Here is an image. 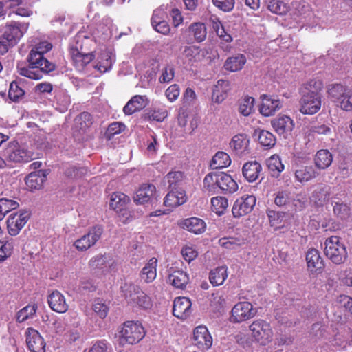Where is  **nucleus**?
Segmentation results:
<instances>
[{"label": "nucleus", "mask_w": 352, "mask_h": 352, "mask_svg": "<svg viewBox=\"0 0 352 352\" xmlns=\"http://www.w3.org/2000/svg\"><path fill=\"white\" fill-rule=\"evenodd\" d=\"M182 254L185 261L190 263L198 255V252L192 246L186 245L182 250Z\"/></svg>", "instance_id": "62"}, {"label": "nucleus", "mask_w": 352, "mask_h": 352, "mask_svg": "<svg viewBox=\"0 0 352 352\" xmlns=\"http://www.w3.org/2000/svg\"><path fill=\"white\" fill-rule=\"evenodd\" d=\"M115 60L114 54L111 51L106 50L98 57V63L95 67L101 72H106L111 68Z\"/></svg>", "instance_id": "37"}, {"label": "nucleus", "mask_w": 352, "mask_h": 352, "mask_svg": "<svg viewBox=\"0 0 352 352\" xmlns=\"http://www.w3.org/2000/svg\"><path fill=\"white\" fill-rule=\"evenodd\" d=\"M56 100L59 105L57 108L61 112L66 111L71 102L69 96L65 91H59L56 95Z\"/></svg>", "instance_id": "56"}, {"label": "nucleus", "mask_w": 352, "mask_h": 352, "mask_svg": "<svg viewBox=\"0 0 352 352\" xmlns=\"http://www.w3.org/2000/svg\"><path fill=\"white\" fill-rule=\"evenodd\" d=\"M258 142L264 147L272 148L276 144V138L274 135L268 131L261 130L259 132Z\"/></svg>", "instance_id": "49"}, {"label": "nucleus", "mask_w": 352, "mask_h": 352, "mask_svg": "<svg viewBox=\"0 0 352 352\" xmlns=\"http://www.w3.org/2000/svg\"><path fill=\"white\" fill-rule=\"evenodd\" d=\"M231 89L230 82L226 80H219L212 91V101L217 104L221 103L227 97Z\"/></svg>", "instance_id": "23"}, {"label": "nucleus", "mask_w": 352, "mask_h": 352, "mask_svg": "<svg viewBox=\"0 0 352 352\" xmlns=\"http://www.w3.org/2000/svg\"><path fill=\"white\" fill-rule=\"evenodd\" d=\"M47 175L43 170L31 173L25 178V184L30 190H38L41 188L46 181Z\"/></svg>", "instance_id": "29"}, {"label": "nucleus", "mask_w": 352, "mask_h": 352, "mask_svg": "<svg viewBox=\"0 0 352 352\" xmlns=\"http://www.w3.org/2000/svg\"><path fill=\"white\" fill-rule=\"evenodd\" d=\"M186 201V196L184 190L172 189L165 197L164 203L166 206L175 208L184 204Z\"/></svg>", "instance_id": "32"}, {"label": "nucleus", "mask_w": 352, "mask_h": 352, "mask_svg": "<svg viewBox=\"0 0 352 352\" xmlns=\"http://www.w3.org/2000/svg\"><path fill=\"white\" fill-rule=\"evenodd\" d=\"M52 48V45L46 41H41L36 45L30 54L28 62L32 69H39L36 71L24 70L23 76L30 79L39 80L42 78L41 72L49 73L55 69V65L43 57V54Z\"/></svg>", "instance_id": "1"}, {"label": "nucleus", "mask_w": 352, "mask_h": 352, "mask_svg": "<svg viewBox=\"0 0 352 352\" xmlns=\"http://www.w3.org/2000/svg\"><path fill=\"white\" fill-rule=\"evenodd\" d=\"M26 345L30 352H45V342L39 332L28 328L25 332Z\"/></svg>", "instance_id": "12"}, {"label": "nucleus", "mask_w": 352, "mask_h": 352, "mask_svg": "<svg viewBox=\"0 0 352 352\" xmlns=\"http://www.w3.org/2000/svg\"><path fill=\"white\" fill-rule=\"evenodd\" d=\"M211 306L217 311L223 309L226 306L224 296L219 294H213L211 298Z\"/></svg>", "instance_id": "61"}, {"label": "nucleus", "mask_w": 352, "mask_h": 352, "mask_svg": "<svg viewBox=\"0 0 352 352\" xmlns=\"http://www.w3.org/2000/svg\"><path fill=\"white\" fill-rule=\"evenodd\" d=\"M245 243V239L241 237H224L219 240L220 246L230 250H236Z\"/></svg>", "instance_id": "44"}, {"label": "nucleus", "mask_w": 352, "mask_h": 352, "mask_svg": "<svg viewBox=\"0 0 352 352\" xmlns=\"http://www.w3.org/2000/svg\"><path fill=\"white\" fill-rule=\"evenodd\" d=\"M192 303L187 297H177L175 299L173 303V315L181 319L187 318L191 314Z\"/></svg>", "instance_id": "15"}, {"label": "nucleus", "mask_w": 352, "mask_h": 352, "mask_svg": "<svg viewBox=\"0 0 352 352\" xmlns=\"http://www.w3.org/2000/svg\"><path fill=\"white\" fill-rule=\"evenodd\" d=\"M231 164V159L229 155L223 151L217 152L212 157L210 166L213 169L223 168Z\"/></svg>", "instance_id": "42"}, {"label": "nucleus", "mask_w": 352, "mask_h": 352, "mask_svg": "<svg viewBox=\"0 0 352 352\" xmlns=\"http://www.w3.org/2000/svg\"><path fill=\"white\" fill-rule=\"evenodd\" d=\"M254 99L252 97H245L241 100L239 111L244 116H248L254 111Z\"/></svg>", "instance_id": "50"}, {"label": "nucleus", "mask_w": 352, "mask_h": 352, "mask_svg": "<svg viewBox=\"0 0 352 352\" xmlns=\"http://www.w3.org/2000/svg\"><path fill=\"white\" fill-rule=\"evenodd\" d=\"M102 233V228L100 226H94L86 234L77 239L74 245L79 251L87 250L96 244L100 239Z\"/></svg>", "instance_id": "10"}, {"label": "nucleus", "mask_w": 352, "mask_h": 352, "mask_svg": "<svg viewBox=\"0 0 352 352\" xmlns=\"http://www.w3.org/2000/svg\"><path fill=\"white\" fill-rule=\"evenodd\" d=\"M22 99V87L20 80L12 81L10 85L7 100L9 102L18 103Z\"/></svg>", "instance_id": "45"}, {"label": "nucleus", "mask_w": 352, "mask_h": 352, "mask_svg": "<svg viewBox=\"0 0 352 352\" xmlns=\"http://www.w3.org/2000/svg\"><path fill=\"white\" fill-rule=\"evenodd\" d=\"M92 309L100 318H104L109 312L108 305L100 299L94 300L92 305Z\"/></svg>", "instance_id": "53"}, {"label": "nucleus", "mask_w": 352, "mask_h": 352, "mask_svg": "<svg viewBox=\"0 0 352 352\" xmlns=\"http://www.w3.org/2000/svg\"><path fill=\"white\" fill-rule=\"evenodd\" d=\"M211 206L212 211L221 215L228 207V201L226 197L217 196L211 199Z\"/></svg>", "instance_id": "47"}, {"label": "nucleus", "mask_w": 352, "mask_h": 352, "mask_svg": "<svg viewBox=\"0 0 352 352\" xmlns=\"http://www.w3.org/2000/svg\"><path fill=\"white\" fill-rule=\"evenodd\" d=\"M145 334L144 328L140 322L126 321L118 329L117 342L120 346L135 344L142 340Z\"/></svg>", "instance_id": "3"}, {"label": "nucleus", "mask_w": 352, "mask_h": 352, "mask_svg": "<svg viewBox=\"0 0 352 352\" xmlns=\"http://www.w3.org/2000/svg\"><path fill=\"white\" fill-rule=\"evenodd\" d=\"M204 190L210 194L218 192V172L207 174L204 179Z\"/></svg>", "instance_id": "43"}, {"label": "nucleus", "mask_w": 352, "mask_h": 352, "mask_svg": "<svg viewBox=\"0 0 352 352\" xmlns=\"http://www.w3.org/2000/svg\"><path fill=\"white\" fill-rule=\"evenodd\" d=\"M21 36V24L16 22H12L6 27V29L2 35L4 39H6L12 45H14L19 41Z\"/></svg>", "instance_id": "34"}, {"label": "nucleus", "mask_w": 352, "mask_h": 352, "mask_svg": "<svg viewBox=\"0 0 352 352\" xmlns=\"http://www.w3.org/2000/svg\"><path fill=\"white\" fill-rule=\"evenodd\" d=\"M188 33L190 36H193L197 42L201 43L206 39L207 30L204 23H193L188 27Z\"/></svg>", "instance_id": "40"}, {"label": "nucleus", "mask_w": 352, "mask_h": 352, "mask_svg": "<svg viewBox=\"0 0 352 352\" xmlns=\"http://www.w3.org/2000/svg\"><path fill=\"white\" fill-rule=\"evenodd\" d=\"M291 201L290 192L287 191L278 192L274 199L275 204L280 207L288 206Z\"/></svg>", "instance_id": "57"}, {"label": "nucleus", "mask_w": 352, "mask_h": 352, "mask_svg": "<svg viewBox=\"0 0 352 352\" xmlns=\"http://www.w3.org/2000/svg\"><path fill=\"white\" fill-rule=\"evenodd\" d=\"M180 94L179 87L177 85L173 84L166 90V96L168 100L173 102L175 101Z\"/></svg>", "instance_id": "64"}, {"label": "nucleus", "mask_w": 352, "mask_h": 352, "mask_svg": "<svg viewBox=\"0 0 352 352\" xmlns=\"http://www.w3.org/2000/svg\"><path fill=\"white\" fill-rule=\"evenodd\" d=\"M267 216L270 225L272 226L278 228L280 227V225L283 222V219L285 217V213L276 212L274 210H268Z\"/></svg>", "instance_id": "58"}, {"label": "nucleus", "mask_w": 352, "mask_h": 352, "mask_svg": "<svg viewBox=\"0 0 352 352\" xmlns=\"http://www.w3.org/2000/svg\"><path fill=\"white\" fill-rule=\"evenodd\" d=\"M239 188L237 183L228 174L224 172H218V190H220L226 194H232Z\"/></svg>", "instance_id": "21"}, {"label": "nucleus", "mask_w": 352, "mask_h": 352, "mask_svg": "<svg viewBox=\"0 0 352 352\" xmlns=\"http://www.w3.org/2000/svg\"><path fill=\"white\" fill-rule=\"evenodd\" d=\"M50 307L58 313H65L69 308L68 304L63 294L58 290L53 291L47 298Z\"/></svg>", "instance_id": "19"}, {"label": "nucleus", "mask_w": 352, "mask_h": 352, "mask_svg": "<svg viewBox=\"0 0 352 352\" xmlns=\"http://www.w3.org/2000/svg\"><path fill=\"white\" fill-rule=\"evenodd\" d=\"M267 166L271 171L278 173L284 170V165L282 164L279 156L276 155H272L267 160Z\"/></svg>", "instance_id": "55"}, {"label": "nucleus", "mask_w": 352, "mask_h": 352, "mask_svg": "<svg viewBox=\"0 0 352 352\" xmlns=\"http://www.w3.org/2000/svg\"><path fill=\"white\" fill-rule=\"evenodd\" d=\"M70 54L73 65L80 72L83 71L95 56L93 52L87 53L80 51L77 47H72Z\"/></svg>", "instance_id": "14"}, {"label": "nucleus", "mask_w": 352, "mask_h": 352, "mask_svg": "<svg viewBox=\"0 0 352 352\" xmlns=\"http://www.w3.org/2000/svg\"><path fill=\"white\" fill-rule=\"evenodd\" d=\"M330 198V188L329 186H319L313 192L310 200L317 206L325 204Z\"/></svg>", "instance_id": "35"}, {"label": "nucleus", "mask_w": 352, "mask_h": 352, "mask_svg": "<svg viewBox=\"0 0 352 352\" xmlns=\"http://www.w3.org/2000/svg\"><path fill=\"white\" fill-rule=\"evenodd\" d=\"M126 290L125 298L129 305L142 309H149L152 307L151 298L140 287L134 285H129Z\"/></svg>", "instance_id": "7"}, {"label": "nucleus", "mask_w": 352, "mask_h": 352, "mask_svg": "<svg viewBox=\"0 0 352 352\" xmlns=\"http://www.w3.org/2000/svg\"><path fill=\"white\" fill-rule=\"evenodd\" d=\"M75 122L80 125V129L84 130L92 124L91 116L89 113L83 112L76 118Z\"/></svg>", "instance_id": "60"}, {"label": "nucleus", "mask_w": 352, "mask_h": 352, "mask_svg": "<svg viewBox=\"0 0 352 352\" xmlns=\"http://www.w3.org/2000/svg\"><path fill=\"white\" fill-rule=\"evenodd\" d=\"M246 61L247 59L244 54H237L228 57L224 63L223 67L230 72H236L243 69Z\"/></svg>", "instance_id": "30"}, {"label": "nucleus", "mask_w": 352, "mask_h": 352, "mask_svg": "<svg viewBox=\"0 0 352 352\" xmlns=\"http://www.w3.org/2000/svg\"><path fill=\"white\" fill-rule=\"evenodd\" d=\"M267 8L272 13L283 15L289 11V6L280 0H269Z\"/></svg>", "instance_id": "46"}, {"label": "nucleus", "mask_w": 352, "mask_h": 352, "mask_svg": "<svg viewBox=\"0 0 352 352\" xmlns=\"http://www.w3.org/2000/svg\"><path fill=\"white\" fill-rule=\"evenodd\" d=\"M183 57L188 64H193L201 60L204 52L198 47L187 46L183 52Z\"/></svg>", "instance_id": "39"}, {"label": "nucleus", "mask_w": 352, "mask_h": 352, "mask_svg": "<svg viewBox=\"0 0 352 352\" xmlns=\"http://www.w3.org/2000/svg\"><path fill=\"white\" fill-rule=\"evenodd\" d=\"M324 252L329 259L337 265L343 263L347 258L346 247L337 236H331L325 240Z\"/></svg>", "instance_id": "5"}, {"label": "nucleus", "mask_w": 352, "mask_h": 352, "mask_svg": "<svg viewBox=\"0 0 352 352\" xmlns=\"http://www.w3.org/2000/svg\"><path fill=\"white\" fill-rule=\"evenodd\" d=\"M19 206L15 201L5 198L0 199V218H3L8 212L16 209Z\"/></svg>", "instance_id": "52"}, {"label": "nucleus", "mask_w": 352, "mask_h": 352, "mask_svg": "<svg viewBox=\"0 0 352 352\" xmlns=\"http://www.w3.org/2000/svg\"><path fill=\"white\" fill-rule=\"evenodd\" d=\"M333 204V212L338 217L344 219L350 215L351 210L347 204L332 200V204Z\"/></svg>", "instance_id": "51"}, {"label": "nucleus", "mask_w": 352, "mask_h": 352, "mask_svg": "<svg viewBox=\"0 0 352 352\" xmlns=\"http://www.w3.org/2000/svg\"><path fill=\"white\" fill-rule=\"evenodd\" d=\"M186 179V177L182 171H172L167 174L166 179L169 187L175 189L177 186L182 184Z\"/></svg>", "instance_id": "48"}, {"label": "nucleus", "mask_w": 352, "mask_h": 352, "mask_svg": "<svg viewBox=\"0 0 352 352\" xmlns=\"http://www.w3.org/2000/svg\"><path fill=\"white\" fill-rule=\"evenodd\" d=\"M314 161L317 170H324L331 164L333 155L328 150L322 149L316 153Z\"/></svg>", "instance_id": "33"}, {"label": "nucleus", "mask_w": 352, "mask_h": 352, "mask_svg": "<svg viewBox=\"0 0 352 352\" xmlns=\"http://www.w3.org/2000/svg\"><path fill=\"white\" fill-rule=\"evenodd\" d=\"M148 104V98L146 96L136 95L126 103L123 108L124 113L130 116L136 111H140Z\"/></svg>", "instance_id": "26"}, {"label": "nucleus", "mask_w": 352, "mask_h": 352, "mask_svg": "<svg viewBox=\"0 0 352 352\" xmlns=\"http://www.w3.org/2000/svg\"><path fill=\"white\" fill-rule=\"evenodd\" d=\"M322 87L321 81L311 80L300 88V111L302 113L313 115L320 109L321 96L319 91Z\"/></svg>", "instance_id": "2"}, {"label": "nucleus", "mask_w": 352, "mask_h": 352, "mask_svg": "<svg viewBox=\"0 0 352 352\" xmlns=\"http://www.w3.org/2000/svg\"><path fill=\"white\" fill-rule=\"evenodd\" d=\"M306 261L307 267L311 272H320L324 266L319 251L314 248H311L307 251Z\"/></svg>", "instance_id": "25"}, {"label": "nucleus", "mask_w": 352, "mask_h": 352, "mask_svg": "<svg viewBox=\"0 0 352 352\" xmlns=\"http://www.w3.org/2000/svg\"><path fill=\"white\" fill-rule=\"evenodd\" d=\"M261 170L262 167L258 162H248L243 166L242 174L248 182H253L258 178Z\"/></svg>", "instance_id": "28"}, {"label": "nucleus", "mask_w": 352, "mask_h": 352, "mask_svg": "<svg viewBox=\"0 0 352 352\" xmlns=\"http://www.w3.org/2000/svg\"><path fill=\"white\" fill-rule=\"evenodd\" d=\"M7 227L10 235H17L22 229V212L11 214L7 219Z\"/></svg>", "instance_id": "36"}, {"label": "nucleus", "mask_w": 352, "mask_h": 352, "mask_svg": "<svg viewBox=\"0 0 352 352\" xmlns=\"http://www.w3.org/2000/svg\"><path fill=\"white\" fill-rule=\"evenodd\" d=\"M260 113L266 117L273 116L282 107L281 101L276 97L268 95L261 96Z\"/></svg>", "instance_id": "13"}, {"label": "nucleus", "mask_w": 352, "mask_h": 352, "mask_svg": "<svg viewBox=\"0 0 352 352\" xmlns=\"http://www.w3.org/2000/svg\"><path fill=\"white\" fill-rule=\"evenodd\" d=\"M337 302L341 307L344 308L345 311L352 314V298L346 295H340Z\"/></svg>", "instance_id": "63"}, {"label": "nucleus", "mask_w": 352, "mask_h": 352, "mask_svg": "<svg viewBox=\"0 0 352 352\" xmlns=\"http://www.w3.org/2000/svg\"><path fill=\"white\" fill-rule=\"evenodd\" d=\"M157 259L155 257L150 258L140 272L141 280L144 283L153 282L157 276Z\"/></svg>", "instance_id": "27"}, {"label": "nucleus", "mask_w": 352, "mask_h": 352, "mask_svg": "<svg viewBox=\"0 0 352 352\" xmlns=\"http://www.w3.org/2000/svg\"><path fill=\"white\" fill-rule=\"evenodd\" d=\"M256 199L254 195H245L238 198L234 203L232 212L235 218L245 216L253 210Z\"/></svg>", "instance_id": "9"}, {"label": "nucleus", "mask_w": 352, "mask_h": 352, "mask_svg": "<svg viewBox=\"0 0 352 352\" xmlns=\"http://www.w3.org/2000/svg\"><path fill=\"white\" fill-rule=\"evenodd\" d=\"M180 228L195 234L203 233L206 228L204 220L197 217H190L183 219L178 223Z\"/></svg>", "instance_id": "20"}, {"label": "nucleus", "mask_w": 352, "mask_h": 352, "mask_svg": "<svg viewBox=\"0 0 352 352\" xmlns=\"http://www.w3.org/2000/svg\"><path fill=\"white\" fill-rule=\"evenodd\" d=\"M192 340L193 344L202 351L209 349L213 342L208 328L204 325H199L194 329Z\"/></svg>", "instance_id": "11"}, {"label": "nucleus", "mask_w": 352, "mask_h": 352, "mask_svg": "<svg viewBox=\"0 0 352 352\" xmlns=\"http://www.w3.org/2000/svg\"><path fill=\"white\" fill-rule=\"evenodd\" d=\"M89 265L104 271H112L116 269L117 262L109 254H98L89 261Z\"/></svg>", "instance_id": "17"}, {"label": "nucleus", "mask_w": 352, "mask_h": 352, "mask_svg": "<svg viewBox=\"0 0 352 352\" xmlns=\"http://www.w3.org/2000/svg\"><path fill=\"white\" fill-rule=\"evenodd\" d=\"M249 142L246 135L238 134L232 138L230 145L236 155L243 156L250 153Z\"/></svg>", "instance_id": "22"}, {"label": "nucleus", "mask_w": 352, "mask_h": 352, "mask_svg": "<svg viewBox=\"0 0 352 352\" xmlns=\"http://www.w3.org/2000/svg\"><path fill=\"white\" fill-rule=\"evenodd\" d=\"M8 153L10 162L20 163L22 161V150L19 145L11 144L8 148Z\"/></svg>", "instance_id": "54"}, {"label": "nucleus", "mask_w": 352, "mask_h": 352, "mask_svg": "<svg viewBox=\"0 0 352 352\" xmlns=\"http://www.w3.org/2000/svg\"><path fill=\"white\" fill-rule=\"evenodd\" d=\"M155 191V186L144 184L136 191L134 201L138 204L148 203L153 196Z\"/></svg>", "instance_id": "31"}, {"label": "nucleus", "mask_w": 352, "mask_h": 352, "mask_svg": "<svg viewBox=\"0 0 352 352\" xmlns=\"http://www.w3.org/2000/svg\"><path fill=\"white\" fill-rule=\"evenodd\" d=\"M272 125L276 133L285 138L291 133L294 126L293 120L287 116H280L274 119Z\"/></svg>", "instance_id": "18"}, {"label": "nucleus", "mask_w": 352, "mask_h": 352, "mask_svg": "<svg viewBox=\"0 0 352 352\" xmlns=\"http://www.w3.org/2000/svg\"><path fill=\"white\" fill-rule=\"evenodd\" d=\"M318 175V170L311 165H300L294 170V178L300 184L309 182Z\"/></svg>", "instance_id": "16"}, {"label": "nucleus", "mask_w": 352, "mask_h": 352, "mask_svg": "<svg viewBox=\"0 0 352 352\" xmlns=\"http://www.w3.org/2000/svg\"><path fill=\"white\" fill-rule=\"evenodd\" d=\"M188 280V274L182 270L174 271L168 276L169 283L176 288L183 289Z\"/></svg>", "instance_id": "41"}, {"label": "nucleus", "mask_w": 352, "mask_h": 352, "mask_svg": "<svg viewBox=\"0 0 352 352\" xmlns=\"http://www.w3.org/2000/svg\"><path fill=\"white\" fill-rule=\"evenodd\" d=\"M125 129L124 124L121 122H113L109 125L106 135L108 139H111L113 135L120 133Z\"/></svg>", "instance_id": "59"}, {"label": "nucleus", "mask_w": 352, "mask_h": 352, "mask_svg": "<svg viewBox=\"0 0 352 352\" xmlns=\"http://www.w3.org/2000/svg\"><path fill=\"white\" fill-rule=\"evenodd\" d=\"M129 200V197L122 192H113L111 196L110 206L116 212H120L123 216L128 215L129 213L125 208Z\"/></svg>", "instance_id": "24"}, {"label": "nucleus", "mask_w": 352, "mask_h": 352, "mask_svg": "<svg viewBox=\"0 0 352 352\" xmlns=\"http://www.w3.org/2000/svg\"><path fill=\"white\" fill-rule=\"evenodd\" d=\"M256 314V310L250 302H239L232 309L230 320L232 322L240 323L253 318Z\"/></svg>", "instance_id": "8"}, {"label": "nucleus", "mask_w": 352, "mask_h": 352, "mask_svg": "<svg viewBox=\"0 0 352 352\" xmlns=\"http://www.w3.org/2000/svg\"><path fill=\"white\" fill-rule=\"evenodd\" d=\"M329 97L342 110H352V89L341 84L331 85L328 89Z\"/></svg>", "instance_id": "4"}, {"label": "nucleus", "mask_w": 352, "mask_h": 352, "mask_svg": "<svg viewBox=\"0 0 352 352\" xmlns=\"http://www.w3.org/2000/svg\"><path fill=\"white\" fill-rule=\"evenodd\" d=\"M228 278V267L226 265L217 267L210 272L209 280L213 286H219L223 284Z\"/></svg>", "instance_id": "38"}, {"label": "nucleus", "mask_w": 352, "mask_h": 352, "mask_svg": "<svg viewBox=\"0 0 352 352\" xmlns=\"http://www.w3.org/2000/svg\"><path fill=\"white\" fill-rule=\"evenodd\" d=\"M250 337L261 345L270 343L273 338V330L270 324L265 320L256 319L249 326Z\"/></svg>", "instance_id": "6"}]
</instances>
